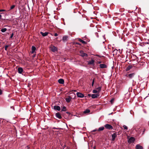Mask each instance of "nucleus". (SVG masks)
I'll list each match as a JSON object with an SVG mask.
<instances>
[{
    "mask_svg": "<svg viewBox=\"0 0 149 149\" xmlns=\"http://www.w3.org/2000/svg\"><path fill=\"white\" fill-rule=\"evenodd\" d=\"M94 82V79L93 80V82L92 83V86H93Z\"/></svg>",
    "mask_w": 149,
    "mask_h": 149,
    "instance_id": "32",
    "label": "nucleus"
},
{
    "mask_svg": "<svg viewBox=\"0 0 149 149\" xmlns=\"http://www.w3.org/2000/svg\"><path fill=\"white\" fill-rule=\"evenodd\" d=\"M56 116L59 119H61L62 118L61 115L59 113H56Z\"/></svg>",
    "mask_w": 149,
    "mask_h": 149,
    "instance_id": "10",
    "label": "nucleus"
},
{
    "mask_svg": "<svg viewBox=\"0 0 149 149\" xmlns=\"http://www.w3.org/2000/svg\"><path fill=\"white\" fill-rule=\"evenodd\" d=\"M6 10H5L2 9L0 10V12L5 11Z\"/></svg>",
    "mask_w": 149,
    "mask_h": 149,
    "instance_id": "34",
    "label": "nucleus"
},
{
    "mask_svg": "<svg viewBox=\"0 0 149 149\" xmlns=\"http://www.w3.org/2000/svg\"><path fill=\"white\" fill-rule=\"evenodd\" d=\"M40 33L42 34V36H46L48 34V33L47 32H45V33H43V32H40Z\"/></svg>",
    "mask_w": 149,
    "mask_h": 149,
    "instance_id": "17",
    "label": "nucleus"
},
{
    "mask_svg": "<svg viewBox=\"0 0 149 149\" xmlns=\"http://www.w3.org/2000/svg\"><path fill=\"white\" fill-rule=\"evenodd\" d=\"M36 50V48L34 46H32L31 47V53H34Z\"/></svg>",
    "mask_w": 149,
    "mask_h": 149,
    "instance_id": "13",
    "label": "nucleus"
},
{
    "mask_svg": "<svg viewBox=\"0 0 149 149\" xmlns=\"http://www.w3.org/2000/svg\"><path fill=\"white\" fill-rule=\"evenodd\" d=\"M18 71L19 73L20 74H21L22 72H23V69L22 68L20 67L18 68Z\"/></svg>",
    "mask_w": 149,
    "mask_h": 149,
    "instance_id": "12",
    "label": "nucleus"
},
{
    "mask_svg": "<svg viewBox=\"0 0 149 149\" xmlns=\"http://www.w3.org/2000/svg\"><path fill=\"white\" fill-rule=\"evenodd\" d=\"M8 47V45H6L5 47V50H7V48Z\"/></svg>",
    "mask_w": 149,
    "mask_h": 149,
    "instance_id": "31",
    "label": "nucleus"
},
{
    "mask_svg": "<svg viewBox=\"0 0 149 149\" xmlns=\"http://www.w3.org/2000/svg\"><path fill=\"white\" fill-rule=\"evenodd\" d=\"M116 136V134L115 133H113L112 135V140L113 141L115 140V138Z\"/></svg>",
    "mask_w": 149,
    "mask_h": 149,
    "instance_id": "11",
    "label": "nucleus"
},
{
    "mask_svg": "<svg viewBox=\"0 0 149 149\" xmlns=\"http://www.w3.org/2000/svg\"><path fill=\"white\" fill-rule=\"evenodd\" d=\"M123 128H124V129L125 130H127L128 129V128H127V127L125 125H124L123 126Z\"/></svg>",
    "mask_w": 149,
    "mask_h": 149,
    "instance_id": "29",
    "label": "nucleus"
},
{
    "mask_svg": "<svg viewBox=\"0 0 149 149\" xmlns=\"http://www.w3.org/2000/svg\"><path fill=\"white\" fill-rule=\"evenodd\" d=\"M99 95L97 94H93L91 95V97L93 98H95L97 97Z\"/></svg>",
    "mask_w": 149,
    "mask_h": 149,
    "instance_id": "16",
    "label": "nucleus"
},
{
    "mask_svg": "<svg viewBox=\"0 0 149 149\" xmlns=\"http://www.w3.org/2000/svg\"><path fill=\"white\" fill-rule=\"evenodd\" d=\"M132 66L131 65H129L126 68L127 70H129L131 68H132Z\"/></svg>",
    "mask_w": 149,
    "mask_h": 149,
    "instance_id": "22",
    "label": "nucleus"
},
{
    "mask_svg": "<svg viewBox=\"0 0 149 149\" xmlns=\"http://www.w3.org/2000/svg\"><path fill=\"white\" fill-rule=\"evenodd\" d=\"M61 110L62 111H66V107L65 106H63V107Z\"/></svg>",
    "mask_w": 149,
    "mask_h": 149,
    "instance_id": "25",
    "label": "nucleus"
},
{
    "mask_svg": "<svg viewBox=\"0 0 149 149\" xmlns=\"http://www.w3.org/2000/svg\"><path fill=\"white\" fill-rule=\"evenodd\" d=\"M104 126L106 129L109 130L112 129H113V127L111 125L108 124H106Z\"/></svg>",
    "mask_w": 149,
    "mask_h": 149,
    "instance_id": "2",
    "label": "nucleus"
},
{
    "mask_svg": "<svg viewBox=\"0 0 149 149\" xmlns=\"http://www.w3.org/2000/svg\"><path fill=\"white\" fill-rule=\"evenodd\" d=\"M53 108L54 110L60 111L61 109L60 107L58 106H55L53 107Z\"/></svg>",
    "mask_w": 149,
    "mask_h": 149,
    "instance_id": "6",
    "label": "nucleus"
},
{
    "mask_svg": "<svg viewBox=\"0 0 149 149\" xmlns=\"http://www.w3.org/2000/svg\"><path fill=\"white\" fill-rule=\"evenodd\" d=\"M135 148L136 149H143V147L139 144L136 145Z\"/></svg>",
    "mask_w": 149,
    "mask_h": 149,
    "instance_id": "7",
    "label": "nucleus"
},
{
    "mask_svg": "<svg viewBox=\"0 0 149 149\" xmlns=\"http://www.w3.org/2000/svg\"><path fill=\"white\" fill-rule=\"evenodd\" d=\"M7 31V29L4 28L1 29V31L2 32H4Z\"/></svg>",
    "mask_w": 149,
    "mask_h": 149,
    "instance_id": "24",
    "label": "nucleus"
},
{
    "mask_svg": "<svg viewBox=\"0 0 149 149\" xmlns=\"http://www.w3.org/2000/svg\"><path fill=\"white\" fill-rule=\"evenodd\" d=\"M100 67L101 68H107V65L105 64H100Z\"/></svg>",
    "mask_w": 149,
    "mask_h": 149,
    "instance_id": "14",
    "label": "nucleus"
},
{
    "mask_svg": "<svg viewBox=\"0 0 149 149\" xmlns=\"http://www.w3.org/2000/svg\"><path fill=\"white\" fill-rule=\"evenodd\" d=\"M15 5H12V6H11V7L10 8V9L9 10V11L10 10L13 9V8H15Z\"/></svg>",
    "mask_w": 149,
    "mask_h": 149,
    "instance_id": "27",
    "label": "nucleus"
},
{
    "mask_svg": "<svg viewBox=\"0 0 149 149\" xmlns=\"http://www.w3.org/2000/svg\"><path fill=\"white\" fill-rule=\"evenodd\" d=\"M93 93H98V91H97V90H94L93 91Z\"/></svg>",
    "mask_w": 149,
    "mask_h": 149,
    "instance_id": "28",
    "label": "nucleus"
},
{
    "mask_svg": "<svg viewBox=\"0 0 149 149\" xmlns=\"http://www.w3.org/2000/svg\"><path fill=\"white\" fill-rule=\"evenodd\" d=\"M135 140L134 138L133 137H131L128 140V142L129 143H133Z\"/></svg>",
    "mask_w": 149,
    "mask_h": 149,
    "instance_id": "3",
    "label": "nucleus"
},
{
    "mask_svg": "<svg viewBox=\"0 0 149 149\" xmlns=\"http://www.w3.org/2000/svg\"><path fill=\"white\" fill-rule=\"evenodd\" d=\"M58 82L59 84H63L64 83V80L63 79H60L58 80Z\"/></svg>",
    "mask_w": 149,
    "mask_h": 149,
    "instance_id": "15",
    "label": "nucleus"
},
{
    "mask_svg": "<svg viewBox=\"0 0 149 149\" xmlns=\"http://www.w3.org/2000/svg\"><path fill=\"white\" fill-rule=\"evenodd\" d=\"M77 95L78 97L81 98H83L84 97L83 94L79 92H78L77 93Z\"/></svg>",
    "mask_w": 149,
    "mask_h": 149,
    "instance_id": "5",
    "label": "nucleus"
},
{
    "mask_svg": "<svg viewBox=\"0 0 149 149\" xmlns=\"http://www.w3.org/2000/svg\"><path fill=\"white\" fill-rule=\"evenodd\" d=\"M78 40L81 42V43H82L83 44H86V42H85V41L82 40L80 38H79Z\"/></svg>",
    "mask_w": 149,
    "mask_h": 149,
    "instance_id": "21",
    "label": "nucleus"
},
{
    "mask_svg": "<svg viewBox=\"0 0 149 149\" xmlns=\"http://www.w3.org/2000/svg\"><path fill=\"white\" fill-rule=\"evenodd\" d=\"M118 50L116 49H115L113 51V52L114 53H116V54L117 52H118Z\"/></svg>",
    "mask_w": 149,
    "mask_h": 149,
    "instance_id": "30",
    "label": "nucleus"
},
{
    "mask_svg": "<svg viewBox=\"0 0 149 149\" xmlns=\"http://www.w3.org/2000/svg\"><path fill=\"white\" fill-rule=\"evenodd\" d=\"M80 55L82 57L86 56H87V54L86 53H84L82 51H80Z\"/></svg>",
    "mask_w": 149,
    "mask_h": 149,
    "instance_id": "4",
    "label": "nucleus"
},
{
    "mask_svg": "<svg viewBox=\"0 0 149 149\" xmlns=\"http://www.w3.org/2000/svg\"><path fill=\"white\" fill-rule=\"evenodd\" d=\"M90 110L88 109H86V110L84 111L83 113H84L86 114V113H90Z\"/></svg>",
    "mask_w": 149,
    "mask_h": 149,
    "instance_id": "19",
    "label": "nucleus"
},
{
    "mask_svg": "<svg viewBox=\"0 0 149 149\" xmlns=\"http://www.w3.org/2000/svg\"><path fill=\"white\" fill-rule=\"evenodd\" d=\"M134 75L135 74L134 73L130 74L128 75V77L130 79H132L134 77Z\"/></svg>",
    "mask_w": 149,
    "mask_h": 149,
    "instance_id": "8",
    "label": "nucleus"
},
{
    "mask_svg": "<svg viewBox=\"0 0 149 149\" xmlns=\"http://www.w3.org/2000/svg\"><path fill=\"white\" fill-rule=\"evenodd\" d=\"M71 100V99L70 97L66 98V102H69Z\"/></svg>",
    "mask_w": 149,
    "mask_h": 149,
    "instance_id": "23",
    "label": "nucleus"
},
{
    "mask_svg": "<svg viewBox=\"0 0 149 149\" xmlns=\"http://www.w3.org/2000/svg\"><path fill=\"white\" fill-rule=\"evenodd\" d=\"M88 96L90 97V96H91V94H88Z\"/></svg>",
    "mask_w": 149,
    "mask_h": 149,
    "instance_id": "38",
    "label": "nucleus"
},
{
    "mask_svg": "<svg viewBox=\"0 0 149 149\" xmlns=\"http://www.w3.org/2000/svg\"><path fill=\"white\" fill-rule=\"evenodd\" d=\"M68 37L67 36H64L62 39V40L64 42H65L68 40Z\"/></svg>",
    "mask_w": 149,
    "mask_h": 149,
    "instance_id": "9",
    "label": "nucleus"
},
{
    "mask_svg": "<svg viewBox=\"0 0 149 149\" xmlns=\"http://www.w3.org/2000/svg\"><path fill=\"white\" fill-rule=\"evenodd\" d=\"M13 33H12V34H11V36H10V38H12L13 37Z\"/></svg>",
    "mask_w": 149,
    "mask_h": 149,
    "instance_id": "33",
    "label": "nucleus"
},
{
    "mask_svg": "<svg viewBox=\"0 0 149 149\" xmlns=\"http://www.w3.org/2000/svg\"><path fill=\"white\" fill-rule=\"evenodd\" d=\"M94 61L93 60H92L91 61H89L88 62V64L90 65L93 64L94 63Z\"/></svg>",
    "mask_w": 149,
    "mask_h": 149,
    "instance_id": "18",
    "label": "nucleus"
},
{
    "mask_svg": "<svg viewBox=\"0 0 149 149\" xmlns=\"http://www.w3.org/2000/svg\"><path fill=\"white\" fill-rule=\"evenodd\" d=\"M104 129V127L103 126H102V127H100L98 128V131H102V130H103Z\"/></svg>",
    "mask_w": 149,
    "mask_h": 149,
    "instance_id": "20",
    "label": "nucleus"
},
{
    "mask_svg": "<svg viewBox=\"0 0 149 149\" xmlns=\"http://www.w3.org/2000/svg\"><path fill=\"white\" fill-rule=\"evenodd\" d=\"M95 131H96L95 130H93V132H95Z\"/></svg>",
    "mask_w": 149,
    "mask_h": 149,
    "instance_id": "39",
    "label": "nucleus"
},
{
    "mask_svg": "<svg viewBox=\"0 0 149 149\" xmlns=\"http://www.w3.org/2000/svg\"><path fill=\"white\" fill-rule=\"evenodd\" d=\"M2 16L0 14V19H1Z\"/></svg>",
    "mask_w": 149,
    "mask_h": 149,
    "instance_id": "37",
    "label": "nucleus"
},
{
    "mask_svg": "<svg viewBox=\"0 0 149 149\" xmlns=\"http://www.w3.org/2000/svg\"><path fill=\"white\" fill-rule=\"evenodd\" d=\"M77 44H79V43H77Z\"/></svg>",
    "mask_w": 149,
    "mask_h": 149,
    "instance_id": "40",
    "label": "nucleus"
},
{
    "mask_svg": "<svg viewBox=\"0 0 149 149\" xmlns=\"http://www.w3.org/2000/svg\"><path fill=\"white\" fill-rule=\"evenodd\" d=\"M50 49L53 52H55L57 51V48L53 45H51L50 46Z\"/></svg>",
    "mask_w": 149,
    "mask_h": 149,
    "instance_id": "1",
    "label": "nucleus"
},
{
    "mask_svg": "<svg viewBox=\"0 0 149 149\" xmlns=\"http://www.w3.org/2000/svg\"><path fill=\"white\" fill-rule=\"evenodd\" d=\"M96 90L98 91V93H99L101 90V87H98L97 88Z\"/></svg>",
    "mask_w": 149,
    "mask_h": 149,
    "instance_id": "26",
    "label": "nucleus"
},
{
    "mask_svg": "<svg viewBox=\"0 0 149 149\" xmlns=\"http://www.w3.org/2000/svg\"><path fill=\"white\" fill-rule=\"evenodd\" d=\"M58 35L57 33H55V34H54V36H58Z\"/></svg>",
    "mask_w": 149,
    "mask_h": 149,
    "instance_id": "36",
    "label": "nucleus"
},
{
    "mask_svg": "<svg viewBox=\"0 0 149 149\" xmlns=\"http://www.w3.org/2000/svg\"><path fill=\"white\" fill-rule=\"evenodd\" d=\"M2 94V91L0 89V95Z\"/></svg>",
    "mask_w": 149,
    "mask_h": 149,
    "instance_id": "35",
    "label": "nucleus"
}]
</instances>
